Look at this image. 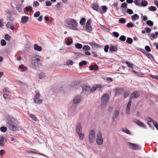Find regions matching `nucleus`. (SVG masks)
I'll use <instances>...</instances> for the list:
<instances>
[{
	"label": "nucleus",
	"instance_id": "obj_2",
	"mask_svg": "<svg viewBox=\"0 0 158 158\" xmlns=\"http://www.w3.org/2000/svg\"><path fill=\"white\" fill-rule=\"evenodd\" d=\"M6 123L12 131L17 130V121L12 116H9L6 119Z\"/></svg>",
	"mask_w": 158,
	"mask_h": 158
},
{
	"label": "nucleus",
	"instance_id": "obj_47",
	"mask_svg": "<svg viewBox=\"0 0 158 158\" xmlns=\"http://www.w3.org/2000/svg\"><path fill=\"white\" fill-rule=\"evenodd\" d=\"M73 42V41L72 39L69 38L68 40L66 42V44L68 46L70 45Z\"/></svg>",
	"mask_w": 158,
	"mask_h": 158
},
{
	"label": "nucleus",
	"instance_id": "obj_42",
	"mask_svg": "<svg viewBox=\"0 0 158 158\" xmlns=\"http://www.w3.org/2000/svg\"><path fill=\"white\" fill-rule=\"evenodd\" d=\"M148 9L149 10L152 11H155L157 10L155 6H151L149 7Z\"/></svg>",
	"mask_w": 158,
	"mask_h": 158
},
{
	"label": "nucleus",
	"instance_id": "obj_16",
	"mask_svg": "<svg viewBox=\"0 0 158 158\" xmlns=\"http://www.w3.org/2000/svg\"><path fill=\"white\" fill-rule=\"evenodd\" d=\"M130 96H131V97L137 98L139 96V94L138 92L135 91L131 94Z\"/></svg>",
	"mask_w": 158,
	"mask_h": 158
},
{
	"label": "nucleus",
	"instance_id": "obj_40",
	"mask_svg": "<svg viewBox=\"0 0 158 158\" xmlns=\"http://www.w3.org/2000/svg\"><path fill=\"white\" fill-rule=\"evenodd\" d=\"M87 64V62L85 60H83L81 61L79 63V66L80 67H82L83 65H84Z\"/></svg>",
	"mask_w": 158,
	"mask_h": 158
},
{
	"label": "nucleus",
	"instance_id": "obj_12",
	"mask_svg": "<svg viewBox=\"0 0 158 158\" xmlns=\"http://www.w3.org/2000/svg\"><path fill=\"white\" fill-rule=\"evenodd\" d=\"M133 122L135 123H136V124H137L139 126H140L142 127L145 129L146 128V126L144 125V124L143 123H142L141 121L136 119L135 120H134Z\"/></svg>",
	"mask_w": 158,
	"mask_h": 158
},
{
	"label": "nucleus",
	"instance_id": "obj_37",
	"mask_svg": "<svg viewBox=\"0 0 158 158\" xmlns=\"http://www.w3.org/2000/svg\"><path fill=\"white\" fill-rule=\"evenodd\" d=\"M126 42V43L128 44H131L133 42V40L130 37H127Z\"/></svg>",
	"mask_w": 158,
	"mask_h": 158
},
{
	"label": "nucleus",
	"instance_id": "obj_31",
	"mask_svg": "<svg viewBox=\"0 0 158 158\" xmlns=\"http://www.w3.org/2000/svg\"><path fill=\"white\" fill-rule=\"evenodd\" d=\"M3 91L4 93L3 94V98L5 99H6L7 98V97L9 95L8 94H7V90L6 89L4 88L3 89Z\"/></svg>",
	"mask_w": 158,
	"mask_h": 158
},
{
	"label": "nucleus",
	"instance_id": "obj_8",
	"mask_svg": "<svg viewBox=\"0 0 158 158\" xmlns=\"http://www.w3.org/2000/svg\"><path fill=\"white\" fill-rule=\"evenodd\" d=\"M82 99V97L80 95H76L73 100V103L74 104L79 103Z\"/></svg>",
	"mask_w": 158,
	"mask_h": 158
},
{
	"label": "nucleus",
	"instance_id": "obj_7",
	"mask_svg": "<svg viewBox=\"0 0 158 158\" xmlns=\"http://www.w3.org/2000/svg\"><path fill=\"white\" fill-rule=\"evenodd\" d=\"M81 87L82 90L81 93H84L85 94H88L89 93V92H90V88L91 87L90 86L86 85H83Z\"/></svg>",
	"mask_w": 158,
	"mask_h": 158
},
{
	"label": "nucleus",
	"instance_id": "obj_20",
	"mask_svg": "<svg viewBox=\"0 0 158 158\" xmlns=\"http://www.w3.org/2000/svg\"><path fill=\"white\" fill-rule=\"evenodd\" d=\"M117 50V48L115 46L112 45L110 46L109 50L110 52H116Z\"/></svg>",
	"mask_w": 158,
	"mask_h": 158
},
{
	"label": "nucleus",
	"instance_id": "obj_43",
	"mask_svg": "<svg viewBox=\"0 0 158 158\" xmlns=\"http://www.w3.org/2000/svg\"><path fill=\"white\" fill-rule=\"evenodd\" d=\"M134 26V24L131 22H130L126 25V27L127 28H132Z\"/></svg>",
	"mask_w": 158,
	"mask_h": 158
},
{
	"label": "nucleus",
	"instance_id": "obj_34",
	"mask_svg": "<svg viewBox=\"0 0 158 158\" xmlns=\"http://www.w3.org/2000/svg\"><path fill=\"white\" fill-rule=\"evenodd\" d=\"M24 9L27 11L31 12L33 10L32 7L31 6H26Z\"/></svg>",
	"mask_w": 158,
	"mask_h": 158
},
{
	"label": "nucleus",
	"instance_id": "obj_54",
	"mask_svg": "<svg viewBox=\"0 0 158 158\" xmlns=\"http://www.w3.org/2000/svg\"><path fill=\"white\" fill-rule=\"evenodd\" d=\"M145 55L147 56L148 58L150 59V60H151L152 58V57L153 56V55L147 52Z\"/></svg>",
	"mask_w": 158,
	"mask_h": 158
},
{
	"label": "nucleus",
	"instance_id": "obj_6",
	"mask_svg": "<svg viewBox=\"0 0 158 158\" xmlns=\"http://www.w3.org/2000/svg\"><path fill=\"white\" fill-rule=\"evenodd\" d=\"M96 142L98 144L101 145L102 143L103 139L102 134L100 131L98 132L97 135Z\"/></svg>",
	"mask_w": 158,
	"mask_h": 158
},
{
	"label": "nucleus",
	"instance_id": "obj_63",
	"mask_svg": "<svg viewBox=\"0 0 158 158\" xmlns=\"http://www.w3.org/2000/svg\"><path fill=\"white\" fill-rule=\"evenodd\" d=\"M46 5L47 6H49L52 5V2L50 1H45Z\"/></svg>",
	"mask_w": 158,
	"mask_h": 158
},
{
	"label": "nucleus",
	"instance_id": "obj_33",
	"mask_svg": "<svg viewBox=\"0 0 158 158\" xmlns=\"http://www.w3.org/2000/svg\"><path fill=\"white\" fill-rule=\"evenodd\" d=\"M19 68L20 69H22L24 71H26L27 69V68L26 66H24L23 64H21L19 66Z\"/></svg>",
	"mask_w": 158,
	"mask_h": 158
},
{
	"label": "nucleus",
	"instance_id": "obj_49",
	"mask_svg": "<svg viewBox=\"0 0 158 158\" xmlns=\"http://www.w3.org/2000/svg\"><path fill=\"white\" fill-rule=\"evenodd\" d=\"M73 63V61L71 60H67L66 62V64L68 65H72Z\"/></svg>",
	"mask_w": 158,
	"mask_h": 158
},
{
	"label": "nucleus",
	"instance_id": "obj_13",
	"mask_svg": "<svg viewBox=\"0 0 158 158\" xmlns=\"http://www.w3.org/2000/svg\"><path fill=\"white\" fill-rule=\"evenodd\" d=\"M115 95H119L121 94L124 91V90L122 88H117L115 89Z\"/></svg>",
	"mask_w": 158,
	"mask_h": 158
},
{
	"label": "nucleus",
	"instance_id": "obj_27",
	"mask_svg": "<svg viewBox=\"0 0 158 158\" xmlns=\"http://www.w3.org/2000/svg\"><path fill=\"white\" fill-rule=\"evenodd\" d=\"M28 116L34 121H37V118L35 117V115L32 114H29Z\"/></svg>",
	"mask_w": 158,
	"mask_h": 158
},
{
	"label": "nucleus",
	"instance_id": "obj_39",
	"mask_svg": "<svg viewBox=\"0 0 158 158\" xmlns=\"http://www.w3.org/2000/svg\"><path fill=\"white\" fill-rule=\"evenodd\" d=\"M118 22L119 23L123 24L126 23V20L124 18H121L119 19Z\"/></svg>",
	"mask_w": 158,
	"mask_h": 158
},
{
	"label": "nucleus",
	"instance_id": "obj_30",
	"mask_svg": "<svg viewBox=\"0 0 158 158\" xmlns=\"http://www.w3.org/2000/svg\"><path fill=\"white\" fill-rule=\"evenodd\" d=\"M145 119L148 122V123L151 122L153 123V122H155L153 121V120L152 118L148 117H145Z\"/></svg>",
	"mask_w": 158,
	"mask_h": 158
},
{
	"label": "nucleus",
	"instance_id": "obj_48",
	"mask_svg": "<svg viewBox=\"0 0 158 158\" xmlns=\"http://www.w3.org/2000/svg\"><path fill=\"white\" fill-rule=\"evenodd\" d=\"M136 49L139 51H140L142 52L143 53L144 55L147 53V52H146L144 49L141 48H137Z\"/></svg>",
	"mask_w": 158,
	"mask_h": 158
},
{
	"label": "nucleus",
	"instance_id": "obj_4",
	"mask_svg": "<svg viewBox=\"0 0 158 158\" xmlns=\"http://www.w3.org/2000/svg\"><path fill=\"white\" fill-rule=\"evenodd\" d=\"M109 100V95L108 94H104L101 98V105L102 108L104 107L107 104Z\"/></svg>",
	"mask_w": 158,
	"mask_h": 158
},
{
	"label": "nucleus",
	"instance_id": "obj_3",
	"mask_svg": "<svg viewBox=\"0 0 158 158\" xmlns=\"http://www.w3.org/2000/svg\"><path fill=\"white\" fill-rule=\"evenodd\" d=\"M40 61V59L38 57L33 58L31 61V67L35 69H38L41 65Z\"/></svg>",
	"mask_w": 158,
	"mask_h": 158
},
{
	"label": "nucleus",
	"instance_id": "obj_17",
	"mask_svg": "<svg viewBox=\"0 0 158 158\" xmlns=\"http://www.w3.org/2000/svg\"><path fill=\"white\" fill-rule=\"evenodd\" d=\"M119 112L118 110H116L114 111L113 114V116L112 117V120L113 121L115 118L118 117V116L119 114Z\"/></svg>",
	"mask_w": 158,
	"mask_h": 158
},
{
	"label": "nucleus",
	"instance_id": "obj_36",
	"mask_svg": "<svg viewBox=\"0 0 158 158\" xmlns=\"http://www.w3.org/2000/svg\"><path fill=\"white\" fill-rule=\"evenodd\" d=\"M45 76V73L44 72H41L38 75L40 79H42V78H44Z\"/></svg>",
	"mask_w": 158,
	"mask_h": 158
},
{
	"label": "nucleus",
	"instance_id": "obj_60",
	"mask_svg": "<svg viewBox=\"0 0 158 158\" xmlns=\"http://www.w3.org/2000/svg\"><path fill=\"white\" fill-rule=\"evenodd\" d=\"M39 5V3L37 1H34L33 2V6L35 7H37Z\"/></svg>",
	"mask_w": 158,
	"mask_h": 158
},
{
	"label": "nucleus",
	"instance_id": "obj_38",
	"mask_svg": "<svg viewBox=\"0 0 158 158\" xmlns=\"http://www.w3.org/2000/svg\"><path fill=\"white\" fill-rule=\"evenodd\" d=\"M16 10L19 12H21L22 10V5L20 4H18L16 6Z\"/></svg>",
	"mask_w": 158,
	"mask_h": 158
},
{
	"label": "nucleus",
	"instance_id": "obj_50",
	"mask_svg": "<svg viewBox=\"0 0 158 158\" xmlns=\"http://www.w3.org/2000/svg\"><path fill=\"white\" fill-rule=\"evenodd\" d=\"M130 92L129 91H125L123 94V97L124 98L127 97L130 94Z\"/></svg>",
	"mask_w": 158,
	"mask_h": 158
},
{
	"label": "nucleus",
	"instance_id": "obj_10",
	"mask_svg": "<svg viewBox=\"0 0 158 158\" xmlns=\"http://www.w3.org/2000/svg\"><path fill=\"white\" fill-rule=\"evenodd\" d=\"M91 8L94 10L96 11H99V10L100 11V13L101 14H102L103 13L102 12L101 10L99 9V7L98 5L95 3H93L91 4Z\"/></svg>",
	"mask_w": 158,
	"mask_h": 158
},
{
	"label": "nucleus",
	"instance_id": "obj_15",
	"mask_svg": "<svg viewBox=\"0 0 158 158\" xmlns=\"http://www.w3.org/2000/svg\"><path fill=\"white\" fill-rule=\"evenodd\" d=\"M29 19V17L27 16H22L21 19V22L24 24L27 23Z\"/></svg>",
	"mask_w": 158,
	"mask_h": 158
},
{
	"label": "nucleus",
	"instance_id": "obj_57",
	"mask_svg": "<svg viewBox=\"0 0 158 158\" xmlns=\"http://www.w3.org/2000/svg\"><path fill=\"white\" fill-rule=\"evenodd\" d=\"M110 47L108 45H105L104 47V51L106 52H107L108 51V49H109Z\"/></svg>",
	"mask_w": 158,
	"mask_h": 158
},
{
	"label": "nucleus",
	"instance_id": "obj_53",
	"mask_svg": "<svg viewBox=\"0 0 158 158\" xmlns=\"http://www.w3.org/2000/svg\"><path fill=\"white\" fill-rule=\"evenodd\" d=\"M126 40V37L124 35H122L120 36L119 38V40L122 41H124Z\"/></svg>",
	"mask_w": 158,
	"mask_h": 158
},
{
	"label": "nucleus",
	"instance_id": "obj_1",
	"mask_svg": "<svg viewBox=\"0 0 158 158\" xmlns=\"http://www.w3.org/2000/svg\"><path fill=\"white\" fill-rule=\"evenodd\" d=\"M65 25L70 29L77 31L78 30L77 24L76 20L73 19L69 18L64 20Z\"/></svg>",
	"mask_w": 158,
	"mask_h": 158
},
{
	"label": "nucleus",
	"instance_id": "obj_26",
	"mask_svg": "<svg viewBox=\"0 0 158 158\" xmlns=\"http://www.w3.org/2000/svg\"><path fill=\"white\" fill-rule=\"evenodd\" d=\"M82 49L84 51H89L90 50V48L88 45H85L83 47L82 46Z\"/></svg>",
	"mask_w": 158,
	"mask_h": 158
},
{
	"label": "nucleus",
	"instance_id": "obj_58",
	"mask_svg": "<svg viewBox=\"0 0 158 158\" xmlns=\"http://www.w3.org/2000/svg\"><path fill=\"white\" fill-rule=\"evenodd\" d=\"M40 94L39 93H37L34 96V101H35V100H37L38 98H40Z\"/></svg>",
	"mask_w": 158,
	"mask_h": 158
},
{
	"label": "nucleus",
	"instance_id": "obj_59",
	"mask_svg": "<svg viewBox=\"0 0 158 158\" xmlns=\"http://www.w3.org/2000/svg\"><path fill=\"white\" fill-rule=\"evenodd\" d=\"M145 49L147 52H149L151 51V49L148 45H146L145 47Z\"/></svg>",
	"mask_w": 158,
	"mask_h": 158
},
{
	"label": "nucleus",
	"instance_id": "obj_56",
	"mask_svg": "<svg viewBox=\"0 0 158 158\" xmlns=\"http://www.w3.org/2000/svg\"><path fill=\"white\" fill-rule=\"evenodd\" d=\"M144 30L146 31V33L148 34L150 33L151 31V29L149 27H146L144 28Z\"/></svg>",
	"mask_w": 158,
	"mask_h": 158
},
{
	"label": "nucleus",
	"instance_id": "obj_11",
	"mask_svg": "<svg viewBox=\"0 0 158 158\" xmlns=\"http://www.w3.org/2000/svg\"><path fill=\"white\" fill-rule=\"evenodd\" d=\"M103 86L101 84H97L93 85L90 89V93H92L95 91L98 88L102 87Z\"/></svg>",
	"mask_w": 158,
	"mask_h": 158
},
{
	"label": "nucleus",
	"instance_id": "obj_18",
	"mask_svg": "<svg viewBox=\"0 0 158 158\" xmlns=\"http://www.w3.org/2000/svg\"><path fill=\"white\" fill-rule=\"evenodd\" d=\"M34 49L38 51H41L42 50V48L40 46H39L37 44H35L34 45Z\"/></svg>",
	"mask_w": 158,
	"mask_h": 158
},
{
	"label": "nucleus",
	"instance_id": "obj_23",
	"mask_svg": "<svg viewBox=\"0 0 158 158\" xmlns=\"http://www.w3.org/2000/svg\"><path fill=\"white\" fill-rule=\"evenodd\" d=\"M86 21L85 18L84 17H81L79 22L80 24L82 26H83Z\"/></svg>",
	"mask_w": 158,
	"mask_h": 158
},
{
	"label": "nucleus",
	"instance_id": "obj_32",
	"mask_svg": "<svg viewBox=\"0 0 158 158\" xmlns=\"http://www.w3.org/2000/svg\"><path fill=\"white\" fill-rule=\"evenodd\" d=\"M75 46L76 48L78 49H80L82 48V45L79 43H76L75 44Z\"/></svg>",
	"mask_w": 158,
	"mask_h": 158
},
{
	"label": "nucleus",
	"instance_id": "obj_52",
	"mask_svg": "<svg viewBox=\"0 0 158 158\" xmlns=\"http://www.w3.org/2000/svg\"><path fill=\"white\" fill-rule=\"evenodd\" d=\"M127 3L124 2L122 3L121 7L122 8H124L125 9H127Z\"/></svg>",
	"mask_w": 158,
	"mask_h": 158
},
{
	"label": "nucleus",
	"instance_id": "obj_46",
	"mask_svg": "<svg viewBox=\"0 0 158 158\" xmlns=\"http://www.w3.org/2000/svg\"><path fill=\"white\" fill-rule=\"evenodd\" d=\"M146 23L150 26H152L153 25V22L150 20H147L146 22Z\"/></svg>",
	"mask_w": 158,
	"mask_h": 158
},
{
	"label": "nucleus",
	"instance_id": "obj_51",
	"mask_svg": "<svg viewBox=\"0 0 158 158\" xmlns=\"http://www.w3.org/2000/svg\"><path fill=\"white\" fill-rule=\"evenodd\" d=\"M1 131L3 132H5L6 131L7 128L5 126H2L0 127Z\"/></svg>",
	"mask_w": 158,
	"mask_h": 158
},
{
	"label": "nucleus",
	"instance_id": "obj_9",
	"mask_svg": "<svg viewBox=\"0 0 158 158\" xmlns=\"http://www.w3.org/2000/svg\"><path fill=\"white\" fill-rule=\"evenodd\" d=\"M129 144V147L131 149L134 150H139L141 148L137 144L128 142Z\"/></svg>",
	"mask_w": 158,
	"mask_h": 158
},
{
	"label": "nucleus",
	"instance_id": "obj_45",
	"mask_svg": "<svg viewBox=\"0 0 158 158\" xmlns=\"http://www.w3.org/2000/svg\"><path fill=\"white\" fill-rule=\"evenodd\" d=\"M122 131L124 133H125L129 135H131V133L130 131L127 128H125L124 129H123L122 130Z\"/></svg>",
	"mask_w": 158,
	"mask_h": 158
},
{
	"label": "nucleus",
	"instance_id": "obj_19",
	"mask_svg": "<svg viewBox=\"0 0 158 158\" xmlns=\"http://www.w3.org/2000/svg\"><path fill=\"white\" fill-rule=\"evenodd\" d=\"M71 86L75 89H77L80 86V83L78 82H73L71 84Z\"/></svg>",
	"mask_w": 158,
	"mask_h": 158
},
{
	"label": "nucleus",
	"instance_id": "obj_5",
	"mask_svg": "<svg viewBox=\"0 0 158 158\" xmlns=\"http://www.w3.org/2000/svg\"><path fill=\"white\" fill-rule=\"evenodd\" d=\"M95 133L94 130H91L89 132V141L90 143H93L95 140Z\"/></svg>",
	"mask_w": 158,
	"mask_h": 158
},
{
	"label": "nucleus",
	"instance_id": "obj_25",
	"mask_svg": "<svg viewBox=\"0 0 158 158\" xmlns=\"http://www.w3.org/2000/svg\"><path fill=\"white\" fill-rule=\"evenodd\" d=\"M85 30L88 32H90L92 31V29L91 25H86Z\"/></svg>",
	"mask_w": 158,
	"mask_h": 158
},
{
	"label": "nucleus",
	"instance_id": "obj_28",
	"mask_svg": "<svg viewBox=\"0 0 158 158\" xmlns=\"http://www.w3.org/2000/svg\"><path fill=\"white\" fill-rule=\"evenodd\" d=\"M150 35V36L152 38L154 39L156 38L158 36V31H156L155 33H152Z\"/></svg>",
	"mask_w": 158,
	"mask_h": 158
},
{
	"label": "nucleus",
	"instance_id": "obj_61",
	"mask_svg": "<svg viewBox=\"0 0 158 158\" xmlns=\"http://www.w3.org/2000/svg\"><path fill=\"white\" fill-rule=\"evenodd\" d=\"M79 136V139L80 140H82L84 137V134L83 133H80L79 134H77Z\"/></svg>",
	"mask_w": 158,
	"mask_h": 158
},
{
	"label": "nucleus",
	"instance_id": "obj_24",
	"mask_svg": "<svg viewBox=\"0 0 158 158\" xmlns=\"http://www.w3.org/2000/svg\"><path fill=\"white\" fill-rule=\"evenodd\" d=\"M125 63L126 64L128 68H131L132 69H133V64L132 63H131L129 62L128 61L126 60L125 61Z\"/></svg>",
	"mask_w": 158,
	"mask_h": 158
},
{
	"label": "nucleus",
	"instance_id": "obj_41",
	"mask_svg": "<svg viewBox=\"0 0 158 158\" xmlns=\"http://www.w3.org/2000/svg\"><path fill=\"white\" fill-rule=\"evenodd\" d=\"M4 38L6 41H9L10 40L11 37L8 34H6L5 35Z\"/></svg>",
	"mask_w": 158,
	"mask_h": 158
},
{
	"label": "nucleus",
	"instance_id": "obj_29",
	"mask_svg": "<svg viewBox=\"0 0 158 158\" xmlns=\"http://www.w3.org/2000/svg\"><path fill=\"white\" fill-rule=\"evenodd\" d=\"M101 8L102 9V13H104L107 11L108 8L106 6H102Z\"/></svg>",
	"mask_w": 158,
	"mask_h": 158
},
{
	"label": "nucleus",
	"instance_id": "obj_44",
	"mask_svg": "<svg viewBox=\"0 0 158 158\" xmlns=\"http://www.w3.org/2000/svg\"><path fill=\"white\" fill-rule=\"evenodd\" d=\"M5 139V137L3 136H2L0 139V145L2 146L4 145L3 142Z\"/></svg>",
	"mask_w": 158,
	"mask_h": 158
},
{
	"label": "nucleus",
	"instance_id": "obj_64",
	"mask_svg": "<svg viewBox=\"0 0 158 158\" xmlns=\"http://www.w3.org/2000/svg\"><path fill=\"white\" fill-rule=\"evenodd\" d=\"M40 15V12L39 11H37L35 13L34 15V16L35 17H38Z\"/></svg>",
	"mask_w": 158,
	"mask_h": 158
},
{
	"label": "nucleus",
	"instance_id": "obj_21",
	"mask_svg": "<svg viewBox=\"0 0 158 158\" xmlns=\"http://www.w3.org/2000/svg\"><path fill=\"white\" fill-rule=\"evenodd\" d=\"M142 1L140 3V6L145 7L148 5V2L146 0H142Z\"/></svg>",
	"mask_w": 158,
	"mask_h": 158
},
{
	"label": "nucleus",
	"instance_id": "obj_35",
	"mask_svg": "<svg viewBox=\"0 0 158 158\" xmlns=\"http://www.w3.org/2000/svg\"><path fill=\"white\" fill-rule=\"evenodd\" d=\"M28 153H33V154H39V155H42V156H45V157H47V156L45 155H44V154H42V153H38L36 152H34V151H32L31 150H30L28 152Z\"/></svg>",
	"mask_w": 158,
	"mask_h": 158
},
{
	"label": "nucleus",
	"instance_id": "obj_62",
	"mask_svg": "<svg viewBox=\"0 0 158 158\" xmlns=\"http://www.w3.org/2000/svg\"><path fill=\"white\" fill-rule=\"evenodd\" d=\"M113 35L116 38H118L119 35L118 33L116 31L113 32Z\"/></svg>",
	"mask_w": 158,
	"mask_h": 158
},
{
	"label": "nucleus",
	"instance_id": "obj_55",
	"mask_svg": "<svg viewBox=\"0 0 158 158\" xmlns=\"http://www.w3.org/2000/svg\"><path fill=\"white\" fill-rule=\"evenodd\" d=\"M6 41L4 39H2L1 40V45L4 46L6 45Z\"/></svg>",
	"mask_w": 158,
	"mask_h": 158
},
{
	"label": "nucleus",
	"instance_id": "obj_22",
	"mask_svg": "<svg viewBox=\"0 0 158 158\" xmlns=\"http://www.w3.org/2000/svg\"><path fill=\"white\" fill-rule=\"evenodd\" d=\"M139 18V16L136 14H135L131 16V19L133 21H135Z\"/></svg>",
	"mask_w": 158,
	"mask_h": 158
},
{
	"label": "nucleus",
	"instance_id": "obj_14",
	"mask_svg": "<svg viewBox=\"0 0 158 158\" xmlns=\"http://www.w3.org/2000/svg\"><path fill=\"white\" fill-rule=\"evenodd\" d=\"M76 132L77 134L81 133L82 132V128L81 125L80 123H78L76 127Z\"/></svg>",
	"mask_w": 158,
	"mask_h": 158
}]
</instances>
